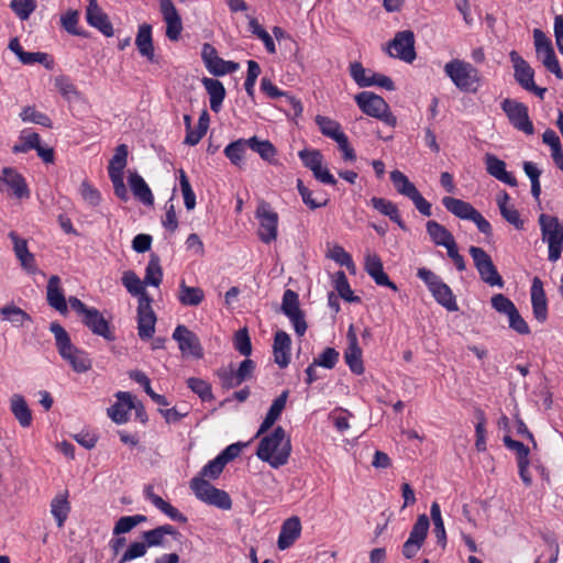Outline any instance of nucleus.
Wrapping results in <instances>:
<instances>
[{
    "mask_svg": "<svg viewBox=\"0 0 563 563\" xmlns=\"http://www.w3.org/2000/svg\"><path fill=\"white\" fill-rule=\"evenodd\" d=\"M291 452L289 438L283 427L278 426L274 431L265 435L256 450V455L263 462H267L272 467L278 468L287 464Z\"/></svg>",
    "mask_w": 563,
    "mask_h": 563,
    "instance_id": "1",
    "label": "nucleus"
},
{
    "mask_svg": "<svg viewBox=\"0 0 563 563\" xmlns=\"http://www.w3.org/2000/svg\"><path fill=\"white\" fill-rule=\"evenodd\" d=\"M49 331L55 336L59 354L70 364L75 372L82 373L90 368V360L86 356L85 352L78 350L71 343L69 334L58 322H52Z\"/></svg>",
    "mask_w": 563,
    "mask_h": 563,
    "instance_id": "2",
    "label": "nucleus"
},
{
    "mask_svg": "<svg viewBox=\"0 0 563 563\" xmlns=\"http://www.w3.org/2000/svg\"><path fill=\"white\" fill-rule=\"evenodd\" d=\"M354 99L358 108L366 115L378 119L389 126H396L397 119L383 97L372 91H362Z\"/></svg>",
    "mask_w": 563,
    "mask_h": 563,
    "instance_id": "3",
    "label": "nucleus"
},
{
    "mask_svg": "<svg viewBox=\"0 0 563 563\" xmlns=\"http://www.w3.org/2000/svg\"><path fill=\"white\" fill-rule=\"evenodd\" d=\"M129 147L120 144L108 164V174L113 186L114 195L122 201H128L130 196L124 184V169L128 165Z\"/></svg>",
    "mask_w": 563,
    "mask_h": 563,
    "instance_id": "4",
    "label": "nucleus"
},
{
    "mask_svg": "<svg viewBox=\"0 0 563 563\" xmlns=\"http://www.w3.org/2000/svg\"><path fill=\"white\" fill-rule=\"evenodd\" d=\"M444 71L460 90L466 92L477 90L478 70L471 63L453 59L445 64Z\"/></svg>",
    "mask_w": 563,
    "mask_h": 563,
    "instance_id": "5",
    "label": "nucleus"
},
{
    "mask_svg": "<svg viewBox=\"0 0 563 563\" xmlns=\"http://www.w3.org/2000/svg\"><path fill=\"white\" fill-rule=\"evenodd\" d=\"M190 488L199 500L208 505L223 510H229L232 507L230 495L225 490L214 487L207 479L194 477L190 481Z\"/></svg>",
    "mask_w": 563,
    "mask_h": 563,
    "instance_id": "6",
    "label": "nucleus"
},
{
    "mask_svg": "<svg viewBox=\"0 0 563 563\" xmlns=\"http://www.w3.org/2000/svg\"><path fill=\"white\" fill-rule=\"evenodd\" d=\"M509 58L514 67V77L517 84L522 89L534 93L538 98L543 100L547 93V88L536 85L534 69L516 51H511L509 53Z\"/></svg>",
    "mask_w": 563,
    "mask_h": 563,
    "instance_id": "7",
    "label": "nucleus"
},
{
    "mask_svg": "<svg viewBox=\"0 0 563 563\" xmlns=\"http://www.w3.org/2000/svg\"><path fill=\"white\" fill-rule=\"evenodd\" d=\"M468 253L473 258L481 279L492 287L503 288L505 285L504 279L498 273L490 255L479 246H471Z\"/></svg>",
    "mask_w": 563,
    "mask_h": 563,
    "instance_id": "8",
    "label": "nucleus"
},
{
    "mask_svg": "<svg viewBox=\"0 0 563 563\" xmlns=\"http://www.w3.org/2000/svg\"><path fill=\"white\" fill-rule=\"evenodd\" d=\"M255 217L260 223L257 230L258 239L265 244H269L275 241L278 235L279 217L278 213L274 211L271 203L265 200H261L257 203Z\"/></svg>",
    "mask_w": 563,
    "mask_h": 563,
    "instance_id": "9",
    "label": "nucleus"
},
{
    "mask_svg": "<svg viewBox=\"0 0 563 563\" xmlns=\"http://www.w3.org/2000/svg\"><path fill=\"white\" fill-rule=\"evenodd\" d=\"M533 40L537 57L550 73L562 80L563 70L560 67L551 40L540 29L533 30Z\"/></svg>",
    "mask_w": 563,
    "mask_h": 563,
    "instance_id": "10",
    "label": "nucleus"
},
{
    "mask_svg": "<svg viewBox=\"0 0 563 563\" xmlns=\"http://www.w3.org/2000/svg\"><path fill=\"white\" fill-rule=\"evenodd\" d=\"M501 110L508 118L509 123L518 131L531 135L534 126L529 117L528 106L516 99L506 98L500 103Z\"/></svg>",
    "mask_w": 563,
    "mask_h": 563,
    "instance_id": "11",
    "label": "nucleus"
},
{
    "mask_svg": "<svg viewBox=\"0 0 563 563\" xmlns=\"http://www.w3.org/2000/svg\"><path fill=\"white\" fill-rule=\"evenodd\" d=\"M386 52L390 57L398 58L406 63H412L416 57L415 34L411 30L399 31L388 42Z\"/></svg>",
    "mask_w": 563,
    "mask_h": 563,
    "instance_id": "12",
    "label": "nucleus"
},
{
    "mask_svg": "<svg viewBox=\"0 0 563 563\" xmlns=\"http://www.w3.org/2000/svg\"><path fill=\"white\" fill-rule=\"evenodd\" d=\"M282 311L290 320L295 332L298 336H302L307 331V322L305 314L299 306L298 294L291 289L285 290L282 301Z\"/></svg>",
    "mask_w": 563,
    "mask_h": 563,
    "instance_id": "13",
    "label": "nucleus"
},
{
    "mask_svg": "<svg viewBox=\"0 0 563 563\" xmlns=\"http://www.w3.org/2000/svg\"><path fill=\"white\" fill-rule=\"evenodd\" d=\"M201 58L207 70L213 76H224L239 69V64L232 60H224L210 43H205L201 49Z\"/></svg>",
    "mask_w": 563,
    "mask_h": 563,
    "instance_id": "14",
    "label": "nucleus"
},
{
    "mask_svg": "<svg viewBox=\"0 0 563 563\" xmlns=\"http://www.w3.org/2000/svg\"><path fill=\"white\" fill-rule=\"evenodd\" d=\"M152 297L137 300V333L141 340H150L155 333L156 314L152 308Z\"/></svg>",
    "mask_w": 563,
    "mask_h": 563,
    "instance_id": "15",
    "label": "nucleus"
},
{
    "mask_svg": "<svg viewBox=\"0 0 563 563\" xmlns=\"http://www.w3.org/2000/svg\"><path fill=\"white\" fill-rule=\"evenodd\" d=\"M173 339L178 343L183 355H190L197 360L203 357V349L198 335L186 325L178 324L173 332Z\"/></svg>",
    "mask_w": 563,
    "mask_h": 563,
    "instance_id": "16",
    "label": "nucleus"
},
{
    "mask_svg": "<svg viewBox=\"0 0 563 563\" xmlns=\"http://www.w3.org/2000/svg\"><path fill=\"white\" fill-rule=\"evenodd\" d=\"M159 10L166 23V36L170 41H177L183 31L180 15L172 0H159Z\"/></svg>",
    "mask_w": 563,
    "mask_h": 563,
    "instance_id": "17",
    "label": "nucleus"
},
{
    "mask_svg": "<svg viewBox=\"0 0 563 563\" xmlns=\"http://www.w3.org/2000/svg\"><path fill=\"white\" fill-rule=\"evenodd\" d=\"M8 236L13 243V251L21 267L29 274L37 273L35 256L29 251L27 241L20 238L15 231H10Z\"/></svg>",
    "mask_w": 563,
    "mask_h": 563,
    "instance_id": "18",
    "label": "nucleus"
},
{
    "mask_svg": "<svg viewBox=\"0 0 563 563\" xmlns=\"http://www.w3.org/2000/svg\"><path fill=\"white\" fill-rule=\"evenodd\" d=\"M346 339L349 341V346L344 352L345 363L353 374L361 375L364 373L362 350L358 346V340L353 324L349 327Z\"/></svg>",
    "mask_w": 563,
    "mask_h": 563,
    "instance_id": "19",
    "label": "nucleus"
},
{
    "mask_svg": "<svg viewBox=\"0 0 563 563\" xmlns=\"http://www.w3.org/2000/svg\"><path fill=\"white\" fill-rule=\"evenodd\" d=\"M115 397L117 401L108 408V417L115 423H125L134 407V396L129 391H119Z\"/></svg>",
    "mask_w": 563,
    "mask_h": 563,
    "instance_id": "20",
    "label": "nucleus"
},
{
    "mask_svg": "<svg viewBox=\"0 0 563 563\" xmlns=\"http://www.w3.org/2000/svg\"><path fill=\"white\" fill-rule=\"evenodd\" d=\"M301 529L299 517L292 516L287 518L280 527L277 540L278 549L283 551L290 548L300 538Z\"/></svg>",
    "mask_w": 563,
    "mask_h": 563,
    "instance_id": "21",
    "label": "nucleus"
},
{
    "mask_svg": "<svg viewBox=\"0 0 563 563\" xmlns=\"http://www.w3.org/2000/svg\"><path fill=\"white\" fill-rule=\"evenodd\" d=\"M291 339L289 334L283 330H278L274 335L273 354L274 362L285 368L290 363Z\"/></svg>",
    "mask_w": 563,
    "mask_h": 563,
    "instance_id": "22",
    "label": "nucleus"
},
{
    "mask_svg": "<svg viewBox=\"0 0 563 563\" xmlns=\"http://www.w3.org/2000/svg\"><path fill=\"white\" fill-rule=\"evenodd\" d=\"M46 300L47 303L60 314H67V301L63 289L60 288V278L57 275H53L48 279L46 287Z\"/></svg>",
    "mask_w": 563,
    "mask_h": 563,
    "instance_id": "23",
    "label": "nucleus"
},
{
    "mask_svg": "<svg viewBox=\"0 0 563 563\" xmlns=\"http://www.w3.org/2000/svg\"><path fill=\"white\" fill-rule=\"evenodd\" d=\"M531 303L534 318L544 322L548 318V303L543 284L539 277H534L531 285Z\"/></svg>",
    "mask_w": 563,
    "mask_h": 563,
    "instance_id": "24",
    "label": "nucleus"
},
{
    "mask_svg": "<svg viewBox=\"0 0 563 563\" xmlns=\"http://www.w3.org/2000/svg\"><path fill=\"white\" fill-rule=\"evenodd\" d=\"M538 221L543 241L547 243L563 242V223L560 222L558 217L541 213Z\"/></svg>",
    "mask_w": 563,
    "mask_h": 563,
    "instance_id": "25",
    "label": "nucleus"
},
{
    "mask_svg": "<svg viewBox=\"0 0 563 563\" xmlns=\"http://www.w3.org/2000/svg\"><path fill=\"white\" fill-rule=\"evenodd\" d=\"M145 498L150 500L157 509L174 521L185 523L187 517L183 515L176 507L165 501L162 497L154 493L153 486L148 485L144 489Z\"/></svg>",
    "mask_w": 563,
    "mask_h": 563,
    "instance_id": "26",
    "label": "nucleus"
},
{
    "mask_svg": "<svg viewBox=\"0 0 563 563\" xmlns=\"http://www.w3.org/2000/svg\"><path fill=\"white\" fill-rule=\"evenodd\" d=\"M135 45L139 53L151 63H157L154 54V45L152 37V25L143 23L139 26Z\"/></svg>",
    "mask_w": 563,
    "mask_h": 563,
    "instance_id": "27",
    "label": "nucleus"
},
{
    "mask_svg": "<svg viewBox=\"0 0 563 563\" xmlns=\"http://www.w3.org/2000/svg\"><path fill=\"white\" fill-rule=\"evenodd\" d=\"M128 180L131 191L136 199H139L145 206H152L154 203V196L151 188L136 170H129Z\"/></svg>",
    "mask_w": 563,
    "mask_h": 563,
    "instance_id": "28",
    "label": "nucleus"
},
{
    "mask_svg": "<svg viewBox=\"0 0 563 563\" xmlns=\"http://www.w3.org/2000/svg\"><path fill=\"white\" fill-rule=\"evenodd\" d=\"M485 162L486 170L490 176L511 187L517 186L516 177L506 170V163L504 161L493 154H487Z\"/></svg>",
    "mask_w": 563,
    "mask_h": 563,
    "instance_id": "29",
    "label": "nucleus"
},
{
    "mask_svg": "<svg viewBox=\"0 0 563 563\" xmlns=\"http://www.w3.org/2000/svg\"><path fill=\"white\" fill-rule=\"evenodd\" d=\"M202 86L210 97V109L218 113L225 98V88L223 84L214 78L203 77L201 79Z\"/></svg>",
    "mask_w": 563,
    "mask_h": 563,
    "instance_id": "30",
    "label": "nucleus"
},
{
    "mask_svg": "<svg viewBox=\"0 0 563 563\" xmlns=\"http://www.w3.org/2000/svg\"><path fill=\"white\" fill-rule=\"evenodd\" d=\"M0 179L4 181L13 190L14 195L18 198L30 197V190L27 188L24 177L15 169L11 167H4L2 169V177Z\"/></svg>",
    "mask_w": 563,
    "mask_h": 563,
    "instance_id": "31",
    "label": "nucleus"
},
{
    "mask_svg": "<svg viewBox=\"0 0 563 563\" xmlns=\"http://www.w3.org/2000/svg\"><path fill=\"white\" fill-rule=\"evenodd\" d=\"M10 410L22 428H27L32 424V411L22 395L13 394L11 396Z\"/></svg>",
    "mask_w": 563,
    "mask_h": 563,
    "instance_id": "32",
    "label": "nucleus"
},
{
    "mask_svg": "<svg viewBox=\"0 0 563 563\" xmlns=\"http://www.w3.org/2000/svg\"><path fill=\"white\" fill-rule=\"evenodd\" d=\"M372 207L377 210L379 213L388 217L393 222L397 223V225L406 231L407 227L405 222L402 221L398 207L395 202L387 200L385 198L380 197H373L371 199Z\"/></svg>",
    "mask_w": 563,
    "mask_h": 563,
    "instance_id": "33",
    "label": "nucleus"
},
{
    "mask_svg": "<svg viewBox=\"0 0 563 563\" xmlns=\"http://www.w3.org/2000/svg\"><path fill=\"white\" fill-rule=\"evenodd\" d=\"M444 208L462 220H471L477 211L470 202L462 199L446 196L442 199Z\"/></svg>",
    "mask_w": 563,
    "mask_h": 563,
    "instance_id": "34",
    "label": "nucleus"
},
{
    "mask_svg": "<svg viewBox=\"0 0 563 563\" xmlns=\"http://www.w3.org/2000/svg\"><path fill=\"white\" fill-rule=\"evenodd\" d=\"M509 200L510 197L506 191H503L497 196L496 202L500 214L508 223L512 224L516 229L521 230L523 229V220L520 218L519 211L514 206L508 205Z\"/></svg>",
    "mask_w": 563,
    "mask_h": 563,
    "instance_id": "35",
    "label": "nucleus"
},
{
    "mask_svg": "<svg viewBox=\"0 0 563 563\" xmlns=\"http://www.w3.org/2000/svg\"><path fill=\"white\" fill-rule=\"evenodd\" d=\"M177 538L180 533L172 525L159 526L155 529L144 531L143 539L147 547H161L164 544L165 536Z\"/></svg>",
    "mask_w": 563,
    "mask_h": 563,
    "instance_id": "36",
    "label": "nucleus"
},
{
    "mask_svg": "<svg viewBox=\"0 0 563 563\" xmlns=\"http://www.w3.org/2000/svg\"><path fill=\"white\" fill-rule=\"evenodd\" d=\"M427 232L435 245L448 247L455 242L452 233L442 224L434 220H429L426 224Z\"/></svg>",
    "mask_w": 563,
    "mask_h": 563,
    "instance_id": "37",
    "label": "nucleus"
},
{
    "mask_svg": "<svg viewBox=\"0 0 563 563\" xmlns=\"http://www.w3.org/2000/svg\"><path fill=\"white\" fill-rule=\"evenodd\" d=\"M434 300L444 307L446 310L454 312L459 310V306L456 302V298L450 288L444 282H441L432 291H431Z\"/></svg>",
    "mask_w": 563,
    "mask_h": 563,
    "instance_id": "38",
    "label": "nucleus"
},
{
    "mask_svg": "<svg viewBox=\"0 0 563 563\" xmlns=\"http://www.w3.org/2000/svg\"><path fill=\"white\" fill-rule=\"evenodd\" d=\"M205 299V292L200 287L187 286L185 280L179 284L178 300L183 306H199Z\"/></svg>",
    "mask_w": 563,
    "mask_h": 563,
    "instance_id": "39",
    "label": "nucleus"
},
{
    "mask_svg": "<svg viewBox=\"0 0 563 563\" xmlns=\"http://www.w3.org/2000/svg\"><path fill=\"white\" fill-rule=\"evenodd\" d=\"M314 121L320 132L324 136L330 137L335 142L345 135V133L342 131L341 124L329 117L318 114L314 118Z\"/></svg>",
    "mask_w": 563,
    "mask_h": 563,
    "instance_id": "40",
    "label": "nucleus"
},
{
    "mask_svg": "<svg viewBox=\"0 0 563 563\" xmlns=\"http://www.w3.org/2000/svg\"><path fill=\"white\" fill-rule=\"evenodd\" d=\"M2 320L11 322L14 327H23L24 322H31V316L23 309L14 306L7 305L0 309Z\"/></svg>",
    "mask_w": 563,
    "mask_h": 563,
    "instance_id": "41",
    "label": "nucleus"
},
{
    "mask_svg": "<svg viewBox=\"0 0 563 563\" xmlns=\"http://www.w3.org/2000/svg\"><path fill=\"white\" fill-rule=\"evenodd\" d=\"M82 323L95 334L106 338V319L96 308H90L82 317Z\"/></svg>",
    "mask_w": 563,
    "mask_h": 563,
    "instance_id": "42",
    "label": "nucleus"
},
{
    "mask_svg": "<svg viewBox=\"0 0 563 563\" xmlns=\"http://www.w3.org/2000/svg\"><path fill=\"white\" fill-rule=\"evenodd\" d=\"M163 279V269L158 255L152 254L145 268L144 284L158 287Z\"/></svg>",
    "mask_w": 563,
    "mask_h": 563,
    "instance_id": "43",
    "label": "nucleus"
},
{
    "mask_svg": "<svg viewBox=\"0 0 563 563\" xmlns=\"http://www.w3.org/2000/svg\"><path fill=\"white\" fill-rule=\"evenodd\" d=\"M334 288L339 296L347 302H360L361 298L354 296L349 279L343 271H339L334 275Z\"/></svg>",
    "mask_w": 563,
    "mask_h": 563,
    "instance_id": "44",
    "label": "nucleus"
},
{
    "mask_svg": "<svg viewBox=\"0 0 563 563\" xmlns=\"http://www.w3.org/2000/svg\"><path fill=\"white\" fill-rule=\"evenodd\" d=\"M247 150V142L245 139H239L228 144L224 148V155L234 165L241 166L244 155Z\"/></svg>",
    "mask_w": 563,
    "mask_h": 563,
    "instance_id": "45",
    "label": "nucleus"
},
{
    "mask_svg": "<svg viewBox=\"0 0 563 563\" xmlns=\"http://www.w3.org/2000/svg\"><path fill=\"white\" fill-rule=\"evenodd\" d=\"M390 180L396 190L402 196L410 198L418 191L415 184H412L409 178L400 170H393L390 173Z\"/></svg>",
    "mask_w": 563,
    "mask_h": 563,
    "instance_id": "46",
    "label": "nucleus"
},
{
    "mask_svg": "<svg viewBox=\"0 0 563 563\" xmlns=\"http://www.w3.org/2000/svg\"><path fill=\"white\" fill-rule=\"evenodd\" d=\"M430 516L433 521V532L435 534L437 541L440 545L444 548L446 544V533L444 522L441 516L440 505L437 501H433L431 504Z\"/></svg>",
    "mask_w": 563,
    "mask_h": 563,
    "instance_id": "47",
    "label": "nucleus"
},
{
    "mask_svg": "<svg viewBox=\"0 0 563 563\" xmlns=\"http://www.w3.org/2000/svg\"><path fill=\"white\" fill-rule=\"evenodd\" d=\"M214 375L218 377L221 387L225 390L235 388L242 384L240 379L236 377L233 364L219 367L214 372Z\"/></svg>",
    "mask_w": 563,
    "mask_h": 563,
    "instance_id": "48",
    "label": "nucleus"
},
{
    "mask_svg": "<svg viewBox=\"0 0 563 563\" xmlns=\"http://www.w3.org/2000/svg\"><path fill=\"white\" fill-rule=\"evenodd\" d=\"M122 284L132 296H137L139 298L150 296L144 287V282L142 283L139 276L132 271H128L123 274Z\"/></svg>",
    "mask_w": 563,
    "mask_h": 563,
    "instance_id": "49",
    "label": "nucleus"
},
{
    "mask_svg": "<svg viewBox=\"0 0 563 563\" xmlns=\"http://www.w3.org/2000/svg\"><path fill=\"white\" fill-rule=\"evenodd\" d=\"M187 386L202 401H211L214 399L211 384H209L207 380L202 378L190 377L187 379Z\"/></svg>",
    "mask_w": 563,
    "mask_h": 563,
    "instance_id": "50",
    "label": "nucleus"
},
{
    "mask_svg": "<svg viewBox=\"0 0 563 563\" xmlns=\"http://www.w3.org/2000/svg\"><path fill=\"white\" fill-rule=\"evenodd\" d=\"M247 142V147H250L253 152L257 153L263 159L271 161L275 154V146L267 140H258L257 136H252Z\"/></svg>",
    "mask_w": 563,
    "mask_h": 563,
    "instance_id": "51",
    "label": "nucleus"
},
{
    "mask_svg": "<svg viewBox=\"0 0 563 563\" xmlns=\"http://www.w3.org/2000/svg\"><path fill=\"white\" fill-rule=\"evenodd\" d=\"M146 517L143 515L123 516L121 517L113 527V534L120 536L130 532L137 525L145 522Z\"/></svg>",
    "mask_w": 563,
    "mask_h": 563,
    "instance_id": "52",
    "label": "nucleus"
},
{
    "mask_svg": "<svg viewBox=\"0 0 563 563\" xmlns=\"http://www.w3.org/2000/svg\"><path fill=\"white\" fill-rule=\"evenodd\" d=\"M86 20L90 26L96 27L106 35V15L98 4H88L86 9Z\"/></svg>",
    "mask_w": 563,
    "mask_h": 563,
    "instance_id": "53",
    "label": "nucleus"
},
{
    "mask_svg": "<svg viewBox=\"0 0 563 563\" xmlns=\"http://www.w3.org/2000/svg\"><path fill=\"white\" fill-rule=\"evenodd\" d=\"M69 510L70 507L66 497L57 496L52 500L51 512L56 519L58 527H62L64 525L65 520L67 519Z\"/></svg>",
    "mask_w": 563,
    "mask_h": 563,
    "instance_id": "54",
    "label": "nucleus"
},
{
    "mask_svg": "<svg viewBox=\"0 0 563 563\" xmlns=\"http://www.w3.org/2000/svg\"><path fill=\"white\" fill-rule=\"evenodd\" d=\"M475 415L477 418V423L475 427V437H476L475 448L478 452H484L487 449V446H486V428H485L486 417H485V412L482 409H476Z\"/></svg>",
    "mask_w": 563,
    "mask_h": 563,
    "instance_id": "55",
    "label": "nucleus"
},
{
    "mask_svg": "<svg viewBox=\"0 0 563 563\" xmlns=\"http://www.w3.org/2000/svg\"><path fill=\"white\" fill-rule=\"evenodd\" d=\"M503 442L505 446L515 452L517 464L520 462H527L529 460L530 449L529 446L525 445L522 442L514 440L510 435L506 434L503 438Z\"/></svg>",
    "mask_w": 563,
    "mask_h": 563,
    "instance_id": "56",
    "label": "nucleus"
},
{
    "mask_svg": "<svg viewBox=\"0 0 563 563\" xmlns=\"http://www.w3.org/2000/svg\"><path fill=\"white\" fill-rule=\"evenodd\" d=\"M179 185L184 197V203L187 210H192L196 207V195L191 188L189 178L185 170H179Z\"/></svg>",
    "mask_w": 563,
    "mask_h": 563,
    "instance_id": "57",
    "label": "nucleus"
},
{
    "mask_svg": "<svg viewBox=\"0 0 563 563\" xmlns=\"http://www.w3.org/2000/svg\"><path fill=\"white\" fill-rule=\"evenodd\" d=\"M329 257L332 258L334 262H336L341 266H345L349 272L355 273V264L353 262V258L350 253H347L343 246L341 245H334L330 250Z\"/></svg>",
    "mask_w": 563,
    "mask_h": 563,
    "instance_id": "58",
    "label": "nucleus"
},
{
    "mask_svg": "<svg viewBox=\"0 0 563 563\" xmlns=\"http://www.w3.org/2000/svg\"><path fill=\"white\" fill-rule=\"evenodd\" d=\"M250 29L254 35H256L263 43L266 51L271 54L276 53L275 43L269 33L258 23L256 19H252L249 23Z\"/></svg>",
    "mask_w": 563,
    "mask_h": 563,
    "instance_id": "59",
    "label": "nucleus"
},
{
    "mask_svg": "<svg viewBox=\"0 0 563 563\" xmlns=\"http://www.w3.org/2000/svg\"><path fill=\"white\" fill-rule=\"evenodd\" d=\"M372 73L373 71H369V75H367V70L358 62H354L350 65V75L360 87L373 86Z\"/></svg>",
    "mask_w": 563,
    "mask_h": 563,
    "instance_id": "60",
    "label": "nucleus"
},
{
    "mask_svg": "<svg viewBox=\"0 0 563 563\" xmlns=\"http://www.w3.org/2000/svg\"><path fill=\"white\" fill-rule=\"evenodd\" d=\"M79 194L82 200L90 206H99L102 201L101 192L86 179L79 187Z\"/></svg>",
    "mask_w": 563,
    "mask_h": 563,
    "instance_id": "61",
    "label": "nucleus"
},
{
    "mask_svg": "<svg viewBox=\"0 0 563 563\" xmlns=\"http://www.w3.org/2000/svg\"><path fill=\"white\" fill-rule=\"evenodd\" d=\"M429 526L430 522L427 515L423 514L418 516L417 521L409 533V539H413L415 541L423 544L428 534Z\"/></svg>",
    "mask_w": 563,
    "mask_h": 563,
    "instance_id": "62",
    "label": "nucleus"
},
{
    "mask_svg": "<svg viewBox=\"0 0 563 563\" xmlns=\"http://www.w3.org/2000/svg\"><path fill=\"white\" fill-rule=\"evenodd\" d=\"M12 11L22 20H27L36 9V0H12Z\"/></svg>",
    "mask_w": 563,
    "mask_h": 563,
    "instance_id": "63",
    "label": "nucleus"
},
{
    "mask_svg": "<svg viewBox=\"0 0 563 563\" xmlns=\"http://www.w3.org/2000/svg\"><path fill=\"white\" fill-rule=\"evenodd\" d=\"M339 356L340 354L334 347H325L318 357L313 358V365L332 369L339 362Z\"/></svg>",
    "mask_w": 563,
    "mask_h": 563,
    "instance_id": "64",
    "label": "nucleus"
}]
</instances>
